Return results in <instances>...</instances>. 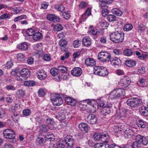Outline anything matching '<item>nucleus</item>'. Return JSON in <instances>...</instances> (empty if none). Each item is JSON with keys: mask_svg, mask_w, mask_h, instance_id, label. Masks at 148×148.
<instances>
[{"mask_svg": "<svg viewBox=\"0 0 148 148\" xmlns=\"http://www.w3.org/2000/svg\"><path fill=\"white\" fill-rule=\"evenodd\" d=\"M109 36L110 40L115 43H121L124 40V34L121 32L116 31L110 33Z\"/></svg>", "mask_w": 148, "mask_h": 148, "instance_id": "obj_1", "label": "nucleus"}, {"mask_svg": "<svg viewBox=\"0 0 148 148\" xmlns=\"http://www.w3.org/2000/svg\"><path fill=\"white\" fill-rule=\"evenodd\" d=\"M136 141L132 143L133 148H140L142 145H146L148 143V140L144 136L138 135L136 137Z\"/></svg>", "mask_w": 148, "mask_h": 148, "instance_id": "obj_2", "label": "nucleus"}, {"mask_svg": "<svg viewBox=\"0 0 148 148\" xmlns=\"http://www.w3.org/2000/svg\"><path fill=\"white\" fill-rule=\"evenodd\" d=\"M125 93V90L122 88H117L114 89L110 94L109 99H119L123 96Z\"/></svg>", "mask_w": 148, "mask_h": 148, "instance_id": "obj_3", "label": "nucleus"}, {"mask_svg": "<svg viewBox=\"0 0 148 148\" xmlns=\"http://www.w3.org/2000/svg\"><path fill=\"white\" fill-rule=\"evenodd\" d=\"M93 71L95 74L103 77L107 76L108 73L107 69L103 66H95L94 67Z\"/></svg>", "mask_w": 148, "mask_h": 148, "instance_id": "obj_4", "label": "nucleus"}, {"mask_svg": "<svg viewBox=\"0 0 148 148\" xmlns=\"http://www.w3.org/2000/svg\"><path fill=\"white\" fill-rule=\"evenodd\" d=\"M126 102L128 106L133 108H137L142 103V100L138 98L129 99Z\"/></svg>", "mask_w": 148, "mask_h": 148, "instance_id": "obj_5", "label": "nucleus"}, {"mask_svg": "<svg viewBox=\"0 0 148 148\" xmlns=\"http://www.w3.org/2000/svg\"><path fill=\"white\" fill-rule=\"evenodd\" d=\"M110 54L106 51H101L98 54L97 58L101 61L107 62L110 61L111 58Z\"/></svg>", "mask_w": 148, "mask_h": 148, "instance_id": "obj_6", "label": "nucleus"}, {"mask_svg": "<svg viewBox=\"0 0 148 148\" xmlns=\"http://www.w3.org/2000/svg\"><path fill=\"white\" fill-rule=\"evenodd\" d=\"M3 135L4 138L7 139H13L15 137L14 132L13 130L9 129L4 130Z\"/></svg>", "mask_w": 148, "mask_h": 148, "instance_id": "obj_7", "label": "nucleus"}, {"mask_svg": "<svg viewBox=\"0 0 148 148\" xmlns=\"http://www.w3.org/2000/svg\"><path fill=\"white\" fill-rule=\"evenodd\" d=\"M51 99L54 105L59 106L63 103L62 98L59 94H55L53 97L51 98Z\"/></svg>", "mask_w": 148, "mask_h": 148, "instance_id": "obj_8", "label": "nucleus"}, {"mask_svg": "<svg viewBox=\"0 0 148 148\" xmlns=\"http://www.w3.org/2000/svg\"><path fill=\"white\" fill-rule=\"evenodd\" d=\"M134 134V128L132 127L127 128L124 131L123 135L125 138H130Z\"/></svg>", "mask_w": 148, "mask_h": 148, "instance_id": "obj_9", "label": "nucleus"}, {"mask_svg": "<svg viewBox=\"0 0 148 148\" xmlns=\"http://www.w3.org/2000/svg\"><path fill=\"white\" fill-rule=\"evenodd\" d=\"M110 61L111 64L117 68L120 66L121 64L120 60L117 57H111Z\"/></svg>", "mask_w": 148, "mask_h": 148, "instance_id": "obj_10", "label": "nucleus"}, {"mask_svg": "<svg viewBox=\"0 0 148 148\" xmlns=\"http://www.w3.org/2000/svg\"><path fill=\"white\" fill-rule=\"evenodd\" d=\"M64 140L66 144L67 147L71 148L74 144L73 139L71 136H67L64 138Z\"/></svg>", "mask_w": 148, "mask_h": 148, "instance_id": "obj_11", "label": "nucleus"}, {"mask_svg": "<svg viewBox=\"0 0 148 148\" xmlns=\"http://www.w3.org/2000/svg\"><path fill=\"white\" fill-rule=\"evenodd\" d=\"M86 120L90 124L93 125L96 123L97 119L94 114H91L88 116Z\"/></svg>", "mask_w": 148, "mask_h": 148, "instance_id": "obj_12", "label": "nucleus"}, {"mask_svg": "<svg viewBox=\"0 0 148 148\" xmlns=\"http://www.w3.org/2000/svg\"><path fill=\"white\" fill-rule=\"evenodd\" d=\"M95 101L94 100H89L87 101V103L90 106V107L91 109L90 110V112L94 113L96 112L97 110L96 108V107H98V105L95 103ZM98 108H97V109Z\"/></svg>", "mask_w": 148, "mask_h": 148, "instance_id": "obj_13", "label": "nucleus"}, {"mask_svg": "<svg viewBox=\"0 0 148 148\" xmlns=\"http://www.w3.org/2000/svg\"><path fill=\"white\" fill-rule=\"evenodd\" d=\"M82 72V70L80 67H76L72 69L71 73L74 76L79 77L81 75Z\"/></svg>", "mask_w": 148, "mask_h": 148, "instance_id": "obj_14", "label": "nucleus"}, {"mask_svg": "<svg viewBox=\"0 0 148 148\" xmlns=\"http://www.w3.org/2000/svg\"><path fill=\"white\" fill-rule=\"evenodd\" d=\"M37 76L40 80H44L47 77L46 73L43 70H39L36 73Z\"/></svg>", "mask_w": 148, "mask_h": 148, "instance_id": "obj_15", "label": "nucleus"}, {"mask_svg": "<svg viewBox=\"0 0 148 148\" xmlns=\"http://www.w3.org/2000/svg\"><path fill=\"white\" fill-rule=\"evenodd\" d=\"M19 73L21 77L25 78H28L30 75L29 71L26 68L23 69L19 72Z\"/></svg>", "mask_w": 148, "mask_h": 148, "instance_id": "obj_16", "label": "nucleus"}, {"mask_svg": "<svg viewBox=\"0 0 148 148\" xmlns=\"http://www.w3.org/2000/svg\"><path fill=\"white\" fill-rule=\"evenodd\" d=\"M112 107V104H109L108 103L107 105V106L103 108L101 111V114L104 116L109 114L111 113V110L110 108Z\"/></svg>", "mask_w": 148, "mask_h": 148, "instance_id": "obj_17", "label": "nucleus"}, {"mask_svg": "<svg viewBox=\"0 0 148 148\" xmlns=\"http://www.w3.org/2000/svg\"><path fill=\"white\" fill-rule=\"evenodd\" d=\"M50 73L52 75L55 77L54 79L58 81L60 80V74L58 73V70L56 69H51L50 70Z\"/></svg>", "mask_w": 148, "mask_h": 148, "instance_id": "obj_18", "label": "nucleus"}, {"mask_svg": "<svg viewBox=\"0 0 148 148\" xmlns=\"http://www.w3.org/2000/svg\"><path fill=\"white\" fill-rule=\"evenodd\" d=\"M47 17L48 20L53 22H59L60 21V18L55 15L49 14Z\"/></svg>", "mask_w": 148, "mask_h": 148, "instance_id": "obj_19", "label": "nucleus"}, {"mask_svg": "<svg viewBox=\"0 0 148 148\" xmlns=\"http://www.w3.org/2000/svg\"><path fill=\"white\" fill-rule=\"evenodd\" d=\"M125 130L124 129V126L123 125H116L114 128V131L115 133L118 134H121L124 133V131Z\"/></svg>", "mask_w": 148, "mask_h": 148, "instance_id": "obj_20", "label": "nucleus"}, {"mask_svg": "<svg viewBox=\"0 0 148 148\" xmlns=\"http://www.w3.org/2000/svg\"><path fill=\"white\" fill-rule=\"evenodd\" d=\"M110 139L109 134L103 132L101 134V140L104 143H107Z\"/></svg>", "mask_w": 148, "mask_h": 148, "instance_id": "obj_21", "label": "nucleus"}, {"mask_svg": "<svg viewBox=\"0 0 148 148\" xmlns=\"http://www.w3.org/2000/svg\"><path fill=\"white\" fill-rule=\"evenodd\" d=\"M100 3H99L100 7L101 8L107 7V5L112 3L113 0H98Z\"/></svg>", "mask_w": 148, "mask_h": 148, "instance_id": "obj_22", "label": "nucleus"}, {"mask_svg": "<svg viewBox=\"0 0 148 148\" xmlns=\"http://www.w3.org/2000/svg\"><path fill=\"white\" fill-rule=\"evenodd\" d=\"M65 100L68 105L71 106H75L76 103V100L72 97H66L65 98Z\"/></svg>", "mask_w": 148, "mask_h": 148, "instance_id": "obj_23", "label": "nucleus"}, {"mask_svg": "<svg viewBox=\"0 0 148 148\" xmlns=\"http://www.w3.org/2000/svg\"><path fill=\"white\" fill-rule=\"evenodd\" d=\"M82 43L84 46L88 47L91 45V41L89 37H85L82 39Z\"/></svg>", "mask_w": 148, "mask_h": 148, "instance_id": "obj_24", "label": "nucleus"}, {"mask_svg": "<svg viewBox=\"0 0 148 148\" xmlns=\"http://www.w3.org/2000/svg\"><path fill=\"white\" fill-rule=\"evenodd\" d=\"M85 63L87 66H93L95 65L96 62L94 59L88 58L86 59Z\"/></svg>", "mask_w": 148, "mask_h": 148, "instance_id": "obj_25", "label": "nucleus"}, {"mask_svg": "<svg viewBox=\"0 0 148 148\" xmlns=\"http://www.w3.org/2000/svg\"><path fill=\"white\" fill-rule=\"evenodd\" d=\"M140 113L146 116H148V108L147 107L143 106L139 110Z\"/></svg>", "mask_w": 148, "mask_h": 148, "instance_id": "obj_26", "label": "nucleus"}, {"mask_svg": "<svg viewBox=\"0 0 148 148\" xmlns=\"http://www.w3.org/2000/svg\"><path fill=\"white\" fill-rule=\"evenodd\" d=\"M79 128L82 131H85V132H87L88 129L89 127L88 125L85 123H82L79 124Z\"/></svg>", "mask_w": 148, "mask_h": 148, "instance_id": "obj_27", "label": "nucleus"}, {"mask_svg": "<svg viewBox=\"0 0 148 148\" xmlns=\"http://www.w3.org/2000/svg\"><path fill=\"white\" fill-rule=\"evenodd\" d=\"M42 37V35L39 32H37L34 33L33 36V40L35 41H38L41 39Z\"/></svg>", "mask_w": 148, "mask_h": 148, "instance_id": "obj_28", "label": "nucleus"}, {"mask_svg": "<svg viewBox=\"0 0 148 148\" xmlns=\"http://www.w3.org/2000/svg\"><path fill=\"white\" fill-rule=\"evenodd\" d=\"M17 48L23 50H27L28 48V45L26 42H24L18 45Z\"/></svg>", "mask_w": 148, "mask_h": 148, "instance_id": "obj_29", "label": "nucleus"}, {"mask_svg": "<svg viewBox=\"0 0 148 148\" xmlns=\"http://www.w3.org/2000/svg\"><path fill=\"white\" fill-rule=\"evenodd\" d=\"M136 64V62L133 60H126L125 63V64L129 67H132L135 66Z\"/></svg>", "mask_w": 148, "mask_h": 148, "instance_id": "obj_30", "label": "nucleus"}, {"mask_svg": "<svg viewBox=\"0 0 148 148\" xmlns=\"http://www.w3.org/2000/svg\"><path fill=\"white\" fill-rule=\"evenodd\" d=\"M16 94L19 98H23L25 96V93L24 90L22 89H19L17 91Z\"/></svg>", "mask_w": 148, "mask_h": 148, "instance_id": "obj_31", "label": "nucleus"}, {"mask_svg": "<svg viewBox=\"0 0 148 148\" xmlns=\"http://www.w3.org/2000/svg\"><path fill=\"white\" fill-rule=\"evenodd\" d=\"M46 140H47L49 141H53L55 139L54 135L52 133H48L47 135L44 136Z\"/></svg>", "mask_w": 148, "mask_h": 148, "instance_id": "obj_32", "label": "nucleus"}, {"mask_svg": "<svg viewBox=\"0 0 148 148\" xmlns=\"http://www.w3.org/2000/svg\"><path fill=\"white\" fill-rule=\"evenodd\" d=\"M136 55L138 56V58L139 59L141 60H144L147 58V55L146 54L144 55L143 54L140 53L139 51H136L135 52Z\"/></svg>", "mask_w": 148, "mask_h": 148, "instance_id": "obj_33", "label": "nucleus"}, {"mask_svg": "<svg viewBox=\"0 0 148 148\" xmlns=\"http://www.w3.org/2000/svg\"><path fill=\"white\" fill-rule=\"evenodd\" d=\"M56 145L57 148H66V143L64 142V140L58 142Z\"/></svg>", "mask_w": 148, "mask_h": 148, "instance_id": "obj_34", "label": "nucleus"}, {"mask_svg": "<svg viewBox=\"0 0 148 148\" xmlns=\"http://www.w3.org/2000/svg\"><path fill=\"white\" fill-rule=\"evenodd\" d=\"M23 84L25 86H32L35 85L36 82L33 81H27L24 82Z\"/></svg>", "mask_w": 148, "mask_h": 148, "instance_id": "obj_35", "label": "nucleus"}, {"mask_svg": "<svg viewBox=\"0 0 148 148\" xmlns=\"http://www.w3.org/2000/svg\"><path fill=\"white\" fill-rule=\"evenodd\" d=\"M111 12L114 14L119 16H121L123 14L122 12L117 8L113 9L111 10Z\"/></svg>", "mask_w": 148, "mask_h": 148, "instance_id": "obj_36", "label": "nucleus"}, {"mask_svg": "<svg viewBox=\"0 0 148 148\" xmlns=\"http://www.w3.org/2000/svg\"><path fill=\"white\" fill-rule=\"evenodd\" d=\"M136 124L138 127L141 128H144L146 125L144 122L141 120H139L136 121Z\"/></svg>", "mask_w": 148, "mask_h": 148, "instance_id": "obj_37", "label": "nucleus"}, {"mask_svg": "<svg viewBox=\"0 0 148 148\" xmlns=\"http://www.w3.org/2000/svg\"><path fill=\"white\" fill-rule=\"evenodd\" d=\"M55 8L58 11L60 12L64 11L65 9V8L61 4H56L55 5Z\"/></svg>", "mask_w": 148, "mask_h": 148, "instance_id": "obj_38", "label": "nucleus"}, {"mask_svg": "<svg viewBox=\"0 0 148 148\" xmlns=\"http://www.w3.org/2000/svg\"><path fill=\"white\" fill-rule=\"evenodd\" d=\"M66 112H62L59 113L58 117L59 120L62 121L66 118Z\"/></svg>", "mask_w": 148, "mask_h": 148, "instance_id": "obj_39", "label": "nucleus"}, {"mask_svg": "<svg viewBox=\"0 0 148 148\" xmlns=\"http://www.w3.org/2000/svg\"><path fill=\"white\" fill-rule=\"evenodd\" d=\"M88 32L89 33L92 35H96L97 32V30L94 28L92 26H90L89 28Z\"/></svg>", "mask_w": 148, "mask_h": 148, "instance_id": "obj_40", "label": "nucleus"}, {"mask_svg": "<svg viewBox=\"0 0 148 148\" xmlns=\"http://www.w3.org/2000/svg\"><path fill=\"white\" fill-rule=\"evenodd\" d=\"M107 20L110 22H113L116 20V17L114 15L109 14L107 17Z\"/></svg>", "mask_w": 148, "mask_h": 148, "instance_id": "obj_41", "label": "nucleus"}, {"mask_svg": "<svg viewBox=\"0 0 148 148\" xmlns=\"http://www.w3.org/2000/svg\"><path fill=\"white\" fill-rule=\"evenodd\" d=\"M146 27L142 24H140L138 26L137 31L139 32H142L146 29Z\"/></svg>", "mask_w": 148, "mask_h": 148, "instance_id": "obj_42", "label": "nucleus"}, {"mask_svg": "<svg viewBox=\"0 0 148 148\" xmlns=\"http://www.w3.org/2000/svg\"><path fill=\"white\" fill-rule=\"evenodd\" d=\"M63 27L60 24H57L55 25L53 27V30L54 31L56 32L60 31L62 30Z\"/></svg>", "mask_w": 148, "mask_h": 148, "instance_id": "obj_43", "label": "nucleus"}, {"mask_svg": "<svg viewBox=\"0 0 148 148\" xmlns=\"http://www.w3.org/2000/svg\"><path fill=\"white\" fill-rule=\"evenodd\" d=\"M17 58L18 60L20 61H23L25 59V57L24 55L21 53L18 54Z\"/></svg>", "mask_w": 148, "mask_h": 148, "instance_id": "obj_44", "label": "nucleus"}, {"mask_svg": "<svg viewBox=\"0 0 148 148\" xmlns=\"http://www.w3.org/2000/svg\"><path fill=\"white\" fill-rule=\"evenodd\" d=\"M133 28V26L131 24H127L125 25L123 29L126 31H128L131 30Z\"/></svg>", "mask_w": 148, "mask_h": 148, "instance_id": "obj_45", "label": "nucleus"}, {"mask_svg": "<svg viewBox=\"0 0 148 148\" xmlns=\"http://www.w3.org/2000/svg\"><path fill=\"white\" fill-rule=\"evenodd\" d=\"M133 53L132 51L130 49H127L123 51L124 55L126 56H129L132 55Z\"/></svg>", "mask_w": 148, "mask_h": 148, "instance_id": "obj_46", "label": "nucleus"}, {"mask_svg": "<svg viewBox=\"0 0 148 148\" xmlns=\"http://www.w3.org/2000/svg\"><path fill=\"white\" fill-rule=\"evenodd\" d=\"M99 25L104 29L108 27V24L106 22L103 21L100 22Z\"/></svg>", "mask_w": 148, "mask_h": 148, "instance_id": "obj_47", "label": "nucleus"}, {"mask_svg": "<svg viewBox=\"0 0 148 148\" xmlns=\"http://www.w3.org/2000/svg\"><path fill=\"white\" fill-rule=\"evenodd\" d=\"M40 130L44 132H47L49 129L48 126H47L45 125H42L40 126Z\"/></svg>", "mask_w": 148, "mask_h": 148, "instance_id": "obj_48", "label": "nucleus"}, {"mask_svg": "<svg viewBox=\"0 0 148 148\" xmlns=\"http://www.w3.org/2000/svg\"><path fill=\"white\" fill-rule=\"evenodd\" d=\"M26 33L27 35L29 36H33L34 33V32L33 29H29L26 31Z\"/></svg>", "mask_w": 148, "mask_h": 148, "instance_id": "obj_49", "label": "nucleus"}, {"mask_svg": "<svg viewBox=\"0 0 148 148\" xmlns=\"http://www.w3.org/2000/svg\"><path fill=\"white\" fill-rule=\"evenodd\" d=\"M93 137L95 140H100L101 139V134L98 133H95L93 135Z\"/></svg>", "mask_w": 148, "mask_h": 148, "instance_id": "obj_50", "label": "nucleus"}, {"mask_svg": "<svg viewBox=\"0 0 148 148\" xmlns=\"http://www.w3.org/2000/svg\"><path fill=\"white\" fill-rule=\"evenodd\" d=\"M59 44L62 48L64 47L67 44V41L63 40H61L59 42Z\"/></svg>", "mask_w": 148, "mask_h": 148, "instance_id": "obj_51", "label": "nucleus"}, {"mask_svg": "<svg viewBox=\"0 0 148 148\" xmlns=\"http://www.w3.org/2000/svg\"><path fill=\"white\" fill-rule=\"evenodd\" d=\"M39 143L40 144H42L45 143V137H42L40 136H39L37 137Z\"/></svg>", "mask_w": 148, "mask_h": 148, "instance_id": "obj_52", "label": "nucleus"}, {"mask_svg": "<svg viewBox=\"0 0 148 148\" xmlns=\"http://www.w3.org/2000/svg\"><path fill=\"white\" fill-rule=\"evenodd\" d=\"M38 92L40 97H43L46 94L45 91L42 88H40L39 89Z\"/></svg>", "mask_w": 148, "mask_h": 148, "instance_id": "obj_53", "label": "nucleus"}, {"mask_svg": "<svg viewBox=\"0 0 148 148\" xmlns=\"http://www.w3.org/2000/svg\"><path fill=\"white\" fill-rule=\"evenodd\" d=\"M138 73L140 74H143L145 72V69L143 66L140 67L138 70Z\"/></svg>", "mask_w": 148, "mask_h": 148, "instance_id": "obj_54", "label": "nucleus"}, {"mask_svg": "<svg viewBox=\"0 0 148 148\" xmlns=\"http://www.w3.org/2000/svg\"><path fill=\"white\" fill-rule=\"evenodd\" d=\"M58 69L59 71L63 73L66 72L67 70L66 68L64 66H59Z\"/></svg>", "mask_w": 148, "mask_h": 148, "instance_id": "obj_55", "label": "nucleus"}, {"mask_svg": "<svg viewBox=\"0 0 148 148\" xmlns=\"http://www.w3.org/2000/svg\"><path fill=\"white\" fill-rule=\"evenodd\" d=\"M5 88L8 90H16V87L12 85H8L6 86Z\"/></svg>", "mask_w": 148, "mask_h": 148, "instance_id": "obj_56", "label": "nucleus"}, {"mask_svg": "<svg viewBox=\"0 0 148 148\" xmlns=\"http://www.w3.org/2000/svg\"><path fill=\"white\" fill-rule=\"evenodd\" d=\"M31 113V111L29 109H25L23 111V114L26 116H29L30 114Z\"/></svg>", "mask_w": 148, "mask_h": 148, "instance_id": "obj_57", "label": "nucleus"}, {"mask_svg": "<svg viewBox=\"0 0 148 148\" xmlns=\"http://www.w3.org/2000/svg\"><path fill=\"white\" fill-rule=\"evenodd\" d=\"M103 8H102V14L103 16H106L108 15L109 11L107 9Z\"/></svg>", "mask_w": 148, "mask_h": 148, "instance_id": "obj_58", "label": "nucleus"}, {"mask_svg": "<svg viewBox=\"0 0 148 148\" xmlns=\"http://www.w3.org/2000/svg\"><path fill=\"white\" fill-rule=\"evenodd\" d=\"M73 45L75 48H77L80 45V43L78 40H75L73 41Z\"/></svg>", "mask_w": 148, "mask_h": 148, "instance_id": "obj_59", "label": "nucleus"}, {"mask_svg": "<svg viewBox=\"0 0 148 148\" xmlns=\"http://www.w3.org/2000/svg\"><path fill=\"white\" fill-rule=\"evenodd\" d=\"M0 18L2 19H9L10 18V16L8 14L5 13L2 14L0 16Z\"/></svg>", "mask_w": 148, "mask_h": 148, "instance_id": "obj_60", "label": "nucleus"}, {"mask_svg": "<svg viewBox=\"0 0 148 148\" xmlns=\"http://www.w3.org/2000/svg\"><path fill=\"white\" fill-rule=\"evenodd\" d=\"M5 113V110L2 108H0V119H1L4 117Z\"/></svg>", "mask_w": 148, "mask_h": 148, "instance_id": "obj_61", "label": "nucleus"}, {"mask_svg": "<svg viewBox=\"0 0 148 148\" xmlns=\"http://www.w3.org/2000/svg\"><path fill=\"white\" fill-rule=\"evenodd\" d=\"M87 4L86 3L82 1L79 5V7L81 9L85 8L87 6Z\"/></svg>", "mask_w": 148, "mask_h": 148, "instance_id": "obj_62", "label": "nucleus"}, {"mask_svg": "<svg viewBox=\"0 0 148 148\" xmlns=\"http://www.w3.org/2000/svg\"><path fill=\"white\" fill-rule=\"evenodd\" d=\"M46 122L47 124H50L52 125H53L54 123L53 120L49 118H47L46 119Z\"/></svg>", "mask_w": 148, "mask_h": 148, "instance_id": "obj_63", "label": "nucleus"}, {"mask_svg": "<svg viewBox=\"0 0 148 148\" xmlns=\"http://www.w3.org/2000/svg\"><path fill=\"white\" fill-rule=\"evenodd\" d=\"M43 59L46 61H49L50 60V56L49 54H45L43 55Z\"/></svg>", "mask_w": 148, "mask_h": 148, "instance_id": "obj_64", "label": "nucleus"}]
</instances>
